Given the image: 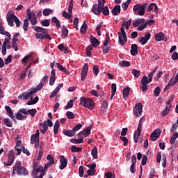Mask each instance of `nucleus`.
<instances>
[{
	"label": "nucleus",
	"mask_w": 178,
	"mask_h": 178,
	"mask_svg": "<svg viewBox=\"0 0 178 178\" xmlns=\"http://www.w3.org/2000/svg\"><path fill=\"white\" fill-rule=\"evenodd\" d=\"M130 26H131V19H129L125 23L122 24L120 32H118V41L120 45H124V42H127V35L124 31V27L126 30H129Z\"/></svg>",
	"instance_id": "obj_1"
},
{
	"label": "nucleus",
	"mask_w": 178,
	"mask_h": 178,
	"mask_svg": "<svg viewBox=\"0 0 178 178\" xmlns=\"http://www.w3.org/2000/svg\"><path fill=\"white\" fill-rule=\"evenodd\" d=\"M32 29L36 31L35 35L37 40H52V38L48 34V31H47V29L38 26H33Z\"/></svg>",
	"instance_id": "obj_2"
},
{
	"label": "nucleus",
	"mask_w": 178,
	"mask_h": 178,
	"mask_svg": "<svg viewBox=\"0 0 178 178\" xmlns=\"http://www.w3.org/2000/svg\"><path fill=\"white\" fill-rule=\"evenodd\" d=\"M44 87V83L40 82L36 88L29 90L28 91L23 92L22 94L19 95L18 96V99H21L22 101H24L26 99H29V98H31V97L33 95V94H35V92H38V91H40Z\"/></svg>",
	"instance_id": "obj_3"
},
{
	"label": "nucleus",
	"mask_w": 178,
	"mask_h": 178,
	"mask_svg": "<svg viewBox=\"0 0 178 178\" xmlns=\"http://www.w3.org/2000/svg\"><path fill=\"white\" fill-rule=\"evenodd\" d=\"M0 34L2 35H6V38L4 39V42H3V52L5 54L6 51V45H8V42H10L12 35L3 29V26L2 25V22H0Z\"/></svg>",
	"instance_id": "obj_4"
},
{
	"label": "nucleus",
	"mask_w": 178,
	"mask_h": 178,
	"mask_svg": "<svg viewBox=\"0 0 178 178\" xmlns=\"http://www.w3.org/2000/svg\"><path fill=\"white\" fill-rule=\"evenodd\" d=\"M44 168L42 165L38 167V163H34L33 166V178H42L45 176V172H43Z\"/></svg>",
	"instance_id": "obj_5"
},
{
	"label": "nucleus",
	"mask_w": 178,
	"mask_h": 178,
	"mask_svg": "<svg viewBox=\"0 0 178 178\" xmlns=\"http://www.w3.org/2000/svg\"><path fill=\"white\" fill-rule=\"evenodd\" d=\"M17 172L18 176H27L29 172L26 168L22 166V161H16L15 164L13 165V173Z\"/></svg>",
	"instance_id": "obj_6"
},
{
	"label": "nucleus",
	"mask_w": 178,
	"mask_h": 178,
	"mask_svg": "<svg viewBox=\"0 0 178 178\" xmlns=\"http://www.w3.org/2000/svg\"><path fill=\"white\" fill-rule=\"evenodd\" d=\"M80 104L83 108H87L88 109H90V111H92V109L95 108V104L90 98H86L84 97H81Z\"/></svg>",
	"instance_id": "obj_7"
},
{
	"label": "nucleus",
	"mask_w": 178,
	"mask_h": 178,
	"mask_svg": "<svg viewBox=\"0 0 178 178\" xmlns=\"http://www.w3.org/2000/svg\"><path fill=\"white\" fill-rule=\"evenodd\" d=\"M147 6H148V3H145L143 5L136 4L133 8L134 13H136L138 16H144L145 15V9H147Z\"/></svg>",
	"instance_id": "obj_8"
},
{
	"label": "nucleus",
	"mask_w": 178,
	"mask_h": 178,
	"mask_svg": "<svg viewBox=\"0 0 178 178\" xmlns=\"http://www.w3.org/2000/svg\"><path fill=\"white\" fill-rule=\"evenodd\" d=\"M104 6H105V1L104 0H98V4L95 3L92 7V13L97 15H101Z\"/></svg>",
	"instance_id": "obj_9"
},
{
	"label": "nucleus",
	"mask_w": 178,
	"mask_h": 178,
	"mask_svg": "<svg viewBox=\"0 0 178 178\" xmlns=\"http://www.w3.org/2000/svg\"><path fill=\"white\" fill-rule=\"evenodd\" d=\"M7 22L8 24L10 26V27H13L15 26L14 22L17 26V27H20V25L22 24V22L19 20V18L15 15V14H10L7 17Z\"/></svg>",
	"instance_id": "obj_10"
},
{
	"label": "nucleus",
	"mask_w": 178,
	"mask_h": 178,
	"mask_svg": "<svg viewBox=\"0 0 178 178\" xmlns=\"http://www.w3.org/2000/svg\"><path fill=\"white\" fill-rule=\"evenodd\" d=\"M54 126V123H52V120H47L46 121H44L43 123H40V131L42 134H45L47 131H48V127H52Z\"/></svg>",
	"instance_id": "obj_11"
},
{
	"label": "nucleus",
	"mask_w": 178,
	"mask_h": 178,
	"mask_svg": "<svg viewBox=\"0 0 178 178\" xmlns=\"http://www.w3.org/2000/svg\"><path fill=\"white\" fill-rule=\"evenodd\" d=\"M31 144H35V148L40 147V130L37 129L36 133L31 135Z\"/></svg>",
	"instance_id": "obj_12"
},
{
	"label": "nucleus",
	"mask_w": 178,
	"mask_h": 178,
	"mask_svg": "<svg viewBox=\"0 0 178 178\" xmlns=\"http://www.w3.org/2000/svg\"><path fill=\"white\" fill-rule=\"evenodd\" d=\"M27 19L31 22L33 26L37 24V17H35V13L31 12V9H27Z\"/></svg>",
	"instance_id": "obj_13"
},
{
	"label": "nucleus",
	"mask_w": 178,
	"mask_h": 178,
	"mask_svg": "<svg viewBox=\"0 0 178 178\" xmlns=\"http://www.w3.org/2000/svg\"><path fill=\"white\" fill-rule=\"evenodd\" d=\"M143 113V104L141 103H138L135 105L134 108V115L136 117L140 116Z\"/></svg>",
	"instance_id": "obj_14"
},
{
	"label": "nucleus",
	"mask_w": 178,
	"mask_h": 178,
	"mask_svg": "<svg viewBox=\"0 0 178 178\" xmlns=\"http://www.w3.org/2000/svg\"><path fill=\"white\" fill-rule=\"evenodd\" d=\"M149 79L147 76H143L141 79V84H142V91H147L148 90V84H149Z\"/></svg>",
	"instance_id": "obj_15"
},
{
	"label": "nucleus",
	"mask_w": 178,
	"mask_h": 178,
	"mask_svg": "<svg viewBox=\"0 0 178 178\" xmlns=\"http://www.w3.org/2000/svg\"><path fill=\"white\" fill-rule=\"evenodd\" d=\"M15 162V153L10 150L8 152V162H4L5 166H10Z\"/></svg>",
	"instance_id": "obj_16"
},
{
	"label": "nucleus",
	"mask_w": 178,
	"mask_h": 178,
	"mask_svg": "<svg viewBox=\"0 0 178 178\" xmlns=\"http://www.w3.org/2000/svg\"><path fill=\"white\" fill-rule=\"evenodd\" d=\"M15 162V153L10 150L8 152V162H4L5 166H10Z\"/></svg>",
	"instance_id": "obj_17"
},
{
	"label": "nucleus",
	"mask_w": 178,
	"mask_h": 178,
	"mask_svg": "<svg viewBox=\"0 0 178 178\" xmlns=\"http://www.w3.org/2000/svg\"><path fill=\"white\" fill-rule=\"evenodd\" d=\"M88 73V64H85L82 67V71L81 73V80L84 81L86 77H87V74Z\"/></svg>",
	"instance_id": "obj_18"
},
{
	"label": "nucleus",
	"mask_w": 178,
	"mask_h": 178,
	"mask_svg": "<svg viewBox=\"0 0 178 178\" xmlns=\"http://www.w3.org/2000/svg\"><path fill=\"white\" fill-rule=\"evenodd\" d=\"M90 134H91V129L90 128V127H88L86 129H85L84 130H83L82 131L79 132L77 134V136H78V137L84 138L86 137H88V136H90Z\"/></svg>",
	"instance_id": "obj_19"
},
{
	"label": "nucleus",
	"mask_w": 178,
	"mask_h": 178,
	"mask_svg": "<svg viewBox=\"0 0 178 178\" xmlns=\"http://www.w3.org/2000/svg\"><path fill=\"white\" fill-rule=\"evenodd\" d=\"M60 165H59V169L60 170H63L66 166H67V159L65 156H60Z\"/></svg>",
	"instance_id": "obj_20"
},
{
	"label": "nucleus",
	"mask_w": 178,
	"mask_h": 178,
	"mask_svg": "<svg viewBox=\"0 0 178 178\" xmlns=\"http://www.w3.org/2000/svg\"><path fill=\"white\" fill-rule=\"evenodd\" d=\"M151 38V33H146L144 37L138 38V42L142 44V45H145L148 40Z\"/></svg>",
	"instance_id": "obj_21"
},
{
	"label": "nucleus",
	"mask_w": 178,
	"mask_h": 178,
	"mask_svg": "<svg viewBox=\"0 0 178 178\" xmlns=\"http://www.w3.org/2000/svg\"><path fill=\"white\" fill-rule=\"evenodd\" d=\"M19 35H20V33H15L13 37L12 42H11V45H13V47L16 51H19V48L17 47V44L16 43L17 42V37H19Z\"/></svg>",
	"instance_id": "obj_22"
},
{
	"label": "nucleus",
	"mask_w": 178,
	"mask_h": 178,
	"mask_svg": "<svg viewBox=\"0 0 178 178\" xmlns=\"http://www.w3.org/2000/svg\"><path fill=\"white\" fill-rule=\"evenodd\" d=\"M5 109L6 111L9 118H10V119H12V120H15V119H16V118H15V115H13V111H12V108H10V106H6Z\"/></svg>",
	"instance_id": "obj_23"
},
{
	"label": "nucleus",
	"mask_w": 178,
	"mask_h": 178,
	"mask_svg": "<svg viewBox=\"0 0 178 178\" xmlns=\"http://www.w3.org/2000/svg\"><path fill=\"white\" fill-rule=\"evenodd\" d=\"M62 87H63V83H60V85H58L54 89V90L52 91V92L50 95V98H54L56 95V94H58L59 92V91H60V88H62Z\"/></svg>",
	"instance_id": "obj_24"
},
{
	"label": "nucleus",
	"mask_w": 178,
	"mask_h": 178,
	"mask_svg": "<svg viewBox=\"0 0 178 178\" xmlns=\"http://www.w3.org/2000/svg\"><path fill=\"white\" fill-rule=\"evenodd\" d=\"M56 75V73L55 72V69H52L49 79V86H54V84H55Z\"/></svg>",
	"instance_id": "obj_25"
},
{
	"label": "nucleus",
	"mask_w": 178,
	"mask_h": 178,
	"mask_svg": "<svg viewBox=\"0 0 178 178\" xmlns=\"http://www.w3.org/2000/svg\"><path fill=\"white\" fill-rule=\"evenodd\" d=\"M131 54L132 56H136L137 54H138V47L136 44H133L131 45Z\"/></svg>",
	"instance_id": "obj_26"
},
{
	"label": "nucleus",
	"mask_w": 178,
	"mask_h": 178,
	"mask_svg": "<svg viewBox=\"0 0 178 178\" xmlns=\"http://www.w3.org/2000/svg\"><path fill=\"white\" fill-rule=\"evenodd\" d=\"M178 81L175 79H171L168 82V85L165 87L164 91L169 90V88L173 86H175Z\"/></svg>",
	"instance_id": "obj_27"
},
{
	"label": "nucleus",
	"mask_w": 178,
	"mask_h": 178,
	"mask_svg": "<svg viewBox=\"0 0 178 178\" xmlns=\"http://www.w3.org/2000/svg\"><path fill=\"white\" fill-rule=\"evenodd\" d=\"M154 9V13L158 14V6L154 3H152L147 8V12H151Z\"/></svg>",
	"instance_id": "obj_28"
},
{
	"label": "nucleus",
	"mask_w": 178,
	"mask_h": 178,
	"mask_svg": "<svg viewBox=\"0 0 178 178\" xmlns=\"http://www.w3.org/2000/svg\"><path fill=\"white\" fill-rule=\"evenodd\" d=\"M90 42L92 46L95 47V48L99 45V41H98L95 37L92 36V35H90Z\"/></svg>",
	"instance_id": "obj_29"
},
{
	"label": "nucleus",
	"mask_w": 178,
	"mask_h": 178,
	"mask_svg": "<svg viewBox=\"0 0 178 178\" xmlns=\"http://www.w3.org/2000/svg\"><path fill=\"white\" fill-rule=\"evenodd\" d=\"M120 13V6L119 5H116L115 6H114L111 10V13L112 15H113V16H118V15H119Z\"/></svg>",
	"instance_id": "obj_30"
},
{
	"label": "nucleus",
	"mask_w": 178,
	"mask_h": 178,
	"mask_svg": "<svg viewBox=\"0 0 178 178\" xmlns=\"http://www.w3.org/2000/svg\"><path fill=\"white\" fill-rule=\"evenodd\" d=\"M144 22H145V19L144 18L138 19L134 21L132 24L134 27L136 28V27H138L141 24V23H144Z\"/></svg>",
	"instance_id": "obj_31"
},
{
	"label": "nucleus",
	"mask_w": 178,
	"mask_h": 178,
	"mask_svg": "<svg viewBox=\"0 0 178 178\" xmlns=\"http://www.w3.org/2000/svg\"><path fill=\"white\" fill-rule=\"evenodd\" d=\"M156 41H163L165 40V34L162 32H159L155 35Z\"/></svg>",
	"instance_id": "obj_32"
},
{
	"label": "nucleus",
	"mask_w": 178,
	"mask_h": 178,
	"mask_svg": "<svg viewBox=\"0 0 178 178\" xmlns=\"http://www.w3.org/2000/svg\"><path fill=\"white\" fill-rule=\"evenodd\" d=\"M91 155L94 159H98V149L97 147H94L91 151Z\"/></svg>",
	"instance_id": "obj_33"
},
{
	"label": "nucleus",
	"mask_w": 178,
	"mask_h": 178,
	"mask_svg": "<svg viewBox=\"0 0 178 178\" xmlns=\"http://www.w3.org/2000/svg\"><path fill=\"white\" fill-rule=\"evenodd\" d=\"M15 118L17 120H26V119H27V115H24L20 113H17L15 114Z\"/></svg>",
	"instance_id": "obj_34"
},
{
	"label": "nucleus",
	"mask_w": 178,
	"mask_h": 178,
	"mask_svg": "<svg viewBox=\"0 0 178 178\" xmlns=\"http://www.w3.org/2000/svg\"><path fill=\"white\" fill-rule=\"evenodd\" d=\"M51 22L56 24L57 29H60V21H59L56 17H53L51 18Z\"/></svg>",
	"instance_id": "obj_35"
},
{
	"label": "nucleus",
	"mask_w": 178,
	"mask_h": 178,
	"mask_svg": "<svg viewBox=\"0 0 178 178\" xmlns=\"http://www.w3.org/2000/svg\"><path fill=\"white\" fill-rule=\"evenodd\" d=\"M70 143H72V144H81V143H83V141H84V138L80 137L79 139H70Z\"/></svg>",
	"instance_id": "obj_36"
},
{
	"label": "nucleus",
	"mask_w": 178,
	"mask_h": 178,
	"mask_svg": "<svg viewBox=\"0 0 178 178\" xmlns=\"http://www.w3.org/2000/svg\"><path fill=\"white\" fill-rule=\"evenodd\" d=\"M67 34H69V31L67 30V28H66V26H63L62 29V38H66V37H67Z\"/></svg>",
	"instance_id": "obj_37"
},
{
	"label": "nucleus",
	"mask_w": 178,
	"mask_h": 178,
	"mask_svg": "<svg viewBox=\"0 0 178 178\" xmlns=\"http://www.w3.org/2000/svg\"><path fill=\"white\" fill-rule=\"evenodd\" d=\"M63 134H65V136H67V137H73L76 134L74 133V131L72 129L64 131Z\"/></svg>",
	"instance_id": "obj_38"
},
{
	"label": "nucleus",
	"mask_w": 178,
	"mask_h": 178,
	"mask_svg": "<svg viewBox=\"0 0 178 178\" xmlns=\"http://www.w3.org/2000/svg\"><path fill=\"white\" fill-rule=\"evenodd\" d=\"M130 95V88H125L123 90V98L126 99Z\"/></svg>",
	"instance_id": "obj_39"
},
{
	"label": "nucleus",
	"mask_w": 178,
	"mask_h": 178,
	"mask_svg": "<svg viewBox=\"0 0 178 178\" xmlns=\"http://www.w3.org/2000/svg\"><path fill=\"white\" fill-rule=\"evenodd\" d=\"M63 16L65 17V19H67L68 20H70V22H73V15H70V13H67L66 11L63 12Z\"/></svg>",
	"instance_id": "obj_40"
},
{
	"label": "nucleus",
	"mask_w": 178,
	"mask_h": 178,
	"mask_svg": "<svg viewBox=\"0 0 178 178\" xmlns=\"http://www.w3.org/2000/svg\"><path fill=\"white\" fill-rule=\"evenodd\" d=\"M39 97L36 96L34 99L33 97H31V101L27 102V105H35V104H37L38 102Z\"/></svg>",
	"instance_id": "obj_41"
},
{
	"label": "nucleus",
	"mask_w": 178,
	"mask_h": 178,
	"mask_svg": "<svg viewBox=\"0 0 178 178\" xmlns=\"http://www.w3.org/2000/svg\"><path fill=\"white\" fill-rule=\"evenodd\" d=\"M40 24L44 27H49V24H51V19H43L40 21Z\"/></svg>",
	"instance_id": "obj_42"
},
{
	"label": "nucleus",
	"mask_w": 178,
	"mask_h": 178,
	"mask_svg": "<svg viewBox=\"0 0 178 178\" xmlns=\"http://www.w3.org/2000/svg\"><path fill=\"white\" fill-rule=\"evenodd\" d=\"M170 106H165V108L162 112V116H167V115L170 112Z\"/></svg>",
	"instance_id": "obj_43"
},
{
	"label": "nucleus",
	"mask_w": 178,
	"mask_h": 178,
	"mask_svg": "<svg viewBox=\"0 0 178 178\" xmlns=\"http://www.w3.org/2000/svg\"><path fill=\"white\" fill-rule=\"evenodd\" d=\"M80 31L81 34H86V33L87 32V24H86V21L83 22L81 27Z\"/></svg>",
	"instance_id": "obj_44"
},
{
	"label": "nucleus",
	"mask_w": 178,
	"mask_h": 178,
	"mask_svg": "<svg viewBox=\"0 0 178 178\" xmlns=\"http://www.w3.org/2000/svg\"><path fill=\"white\" fill-rule=\"evenodd\" d=\"M178 137V133L177 132H175L172 136L170 138V144H171L172 145H173V144H175V141H176V139Z\"/></svg>",
	"instance_id": "obj_45"
},
{
	"label": "nucleus",
	"mask_w": 178,
	"mask_h": 178,
	"mask_svg": "<svg viewBox=\"0 0 178 178\" xmlns=\"http://www.w3.org/2000/svg\"><path fill=\"white\" fill-rule=\"evenodd\" d=\"M58 49H60L61 52H64V54H69V51H67V47H65V45H63V44H60L58 45Z\"/></svg>",
	"instance_id": "obj_46"
},
{
	"label": "nucleus",
	"mask_w": 178,
	"mask_h": 178,
	"mask_svg": "<svg viewBox=\"0 0 178 178\" xmlns=\"http://www.w3.org/2000/svg\"><path fill=\"white\" fill-rule=\"evenodd\" d=\"M4 123L7 127H12L13 126L12 120H10L9 118H4Z\"/></svg>",
	"instance_id": "obj_47"
},
{
	"label": "nucleus",
	"mask_w": 178,
	"mask_h": 178,
	"mask_svg": "<svg viewBox=\"0 0 178 178\" xmlns=\"http://www.w3.org/2000/svg\"><path fill=\"white\" fill-rule=\"evenodd\" d=\"M29 19L28 18H26L24 20V25H23V29L24 30V31H27V30H29Z\"/></svg>",
	"instance_id": "obj_48"
},
{
	"label": "nucleus",
	"mask_w": 178,
	"mask_h": 178,
	"mask_svg": "<svg viewBox=\"0 0 178 178\" xmlns=\"http://www.w3.org/2000/svg\"><path fill=\"white\" fill-rule=\"evenodd\" d=\"M58 130H59V121L56 120L54 126V134H58Z\"/></svg>",
	"instance_id": "obj_49"
},
{
	"label": "nucleus",
	"mask_w": 178,
	"mask_h": 178,
	"mask_svg": "<svg viewBox=\"0 0 178 178\" xmlns=\"http://www.w3.org/2000/svg\"><path fill=\"white\" fill-rule=\"evenodd\" d=\"M102 12L103 15H104V16H108L109 15V8H108V6H104V7H102Z\"/></svg>",
	"instance_id": "obj_50"
},
{
	"label": "nucleus",
	"mask_w": 178,
	"mask_h": 178,
	"mask_svg": "<svg viewBox=\"0 0 178 178\" xmlns=\"http://www.w3.org/2000/svg\"><path fill=\"white\" fill-rule=\"evenodd\" d=\"M28 113H29L31 118H34V116L37 115V109L35 108L29 109Z\"/></svg>",
	"instance_id": "obj_51"
},
{
	"label": "nucleus",
	"mask_w": 178,
	"mask_h": 178,
	"mask_svg": "<svg viewBox=\"0 0 178 178\" xmlns=\"http://www.w3.org/2000/svg\"><path fill=\"white\" fill-rule=\"evenodd\" d=\"M140 134H141V132H139L138 131L134 133V138L136 143H138V138L140 137Z\"/></svg>",
	"instance_id": "obj_52"
},
{
	"label": "nucleus",
	"mask_w": 178,
	"mask_h": 178,
	"mask_svg": "<svg viewBox=\"0 0 178 178\" xmlns=\"http://www.w3.org/2000/svg\"><path fill=\"white\" fill-rule=\"evenodd\" d=\"M120 66H122V67H129V66H130V62L122 60L120 63Z\"/></svg>",
	"instance_id": "obj_53"
},
{
	"label": "nucleus",
	"mask_w": 178,
	"mask_h": 178,
	"mask_svg": "<svg viewBox=\"0 0 178 178\" xmlns=\"http://www.w3.org/2000/svg\"><path fill=\"white\" fill-rule=\"evenodd\" d=\"M132 74L134 76V77H136V79H138L140 77V75L141 74V73L140 72V71L134 69L132 70Z\"/></svg>",
	"instance_id": "obj_54"
},
{
	"label": "nucleus",
	"mask_w": 178,
	"mask_h": 178,
	"mask_svg": "<svg viewBox=\"0 0 178 178\" xmlns=\"http://www.w3.org/2000/svg\"><path fill=\"white\" fill-rule=\"evenodd\" d=\"M51 13H52V10H51L50 8H45L43 10L44 16H49V15H51Z\"/></svg>",
	"instance_id": "obj_55"
},
{
	"label": "nucleus",
	"mask_w": 178,
	"mask_h": 178,
	"mask_svg": "<svg viewBox=\"0 0 178 178\" xmlns=\"http://www.w3.org/2000/svg\"><path fill=\"white\" fill-rule=\"evenodd\" d=\"M79 175L80 177L84 176V166L81 165L79 168Z\"/></svg>",
	"instance_id": "obj_56"
},
{
	"label": "nucleus",
	"mask_w": 178,
	"mask_h": 178,
	"mask_svg": "<svg viewBox=\"0 0 178 178\" xmlns=\"http://www.w3.org/2000/svg\"><path fill=\"white\" fill-rule=\"evenodd\" d=\"M92 45H89L86 48V55L87 56H91V51H92Z\"/></svg>",
	"instance_id": "obj_57"
},
{
	"label": "nucleus",
	"mask_w": 178,
	"mask_h": 178,
	"mask_svg": "<svg viewBox=\"0 0 178 178\" xmlns=\"http://www.w3.org/2000/svg\"><path fill=\"white\" fill-rule=\"evenodd\" d=\"M159 94H161V88L156 87L154 90V97H159Z\"/></svg>",
	"instance_id": "obj_58"
},
{
	"label": "nucleus",
	"mask_w": 178,
	"mask_h": 178,
	"mask_svg": "<svg viewBox=\"0 0 178 178\" xmlns=\"http://www.w3.org/2000/svg\"><path fill=\"white\" fill-rule=\"evenodd\" d=\"M81 127H83V124H76L73 129L72 130L74 131V132L76 134V131H79V130H80V129H81Z\"/></svg>",
	"instance_id": "obj_59"
},
{
	"label": "nucleus",
	"mask_w": 178,
	"mask_h": 178,
	"mask_svg": "<svg viewBox=\"0 0 178 178\" xmlns=\"http://www.w3.org/2000/svg\"><path fill=\"white\" fill-rule=\"evenodd\" d=\"M72 152H81V148L77 147L76 146H72L71 148Z\"/></svg>",
	"instance_id": "obj_60"
},
{
	"label": "nucleus",
	"mask_w": 178,
	"mask_h": 178,
	"mask_svg": "<svg viewBox=\"0 0 178 178\" xmlns=\"http://www.w3.org/2000/svg\"><path fill=\"white\" fill-rule=\"evenodd\" d=\"M67 119H74V114L73 112L67 111L66 113Z\"/></svg>",
	"instance_id": "obj_61"
},
{
	"label": "nucleus",
	"mask_w": 178,
	"mask_h": 178,
	"mask_svg": "<svg viewBox=\"0 0 178 178\" xmlns=\"http://www.w3.org/2000/svg\"><path fill=\"white\" fill-rule=\"evenodd\" d=\"M93 73L96 76H98V74L99 73V68L97 65L93 66Z\"/></svg>",
	"instance_id": "obj_62"
},
{
	"label": "nucleus",
	"mask_w": 178,
	"mask_h": 178,
	"mask_svg": "<svg viewBox=\"0 0 178 178\" xmlns=\"http://www.w3.org/2000/svg\"><path fill=\"white\" fill-rule=\"evenodd\" d=\"M70 108H73V100H70L65 106V109H70Z\"/></svg>",
	"instance_id": "obj_63"
},
{
	"label": "nucleus",
	"mask_w": 178,
	"mask_h": 178,
	"mask_svg": "<svg viewBox=\"0 0 178 178\" xmlns=\"http://www.w3.org/2000/svg\"><path fill=\"white\" fill-rule=\"evenodd\" d=\"M104 176L106 178H115V175L111 172L105 173Z\"/></svg>",
	"instance_id": "obj_64"
}]
</instances>
